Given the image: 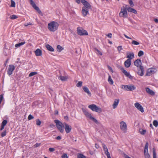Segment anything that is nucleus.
<instances>
[{
  "label": "nucleus",
  "mask_w": 158,
  "mask_h": 158,
  "mask_svg": "<svg viewBox=\"0 0 158 158\" xmlns=\"http://www.w3.org/2000/svg\"><path fill=\"white\" fill-rule=\"evenodd\" d=\"M59 27V24L55 21H51L48 24V28L51 32H55L57 30Z\"/></svg>",
  "instance_id": "nucleus-1"
},
{
  "label": "nucleus",
  "mask_w": 158,
  "mask_h": 158,
  "mask_svg": "<svg viewBox=\"0 0 158 158\" xmlns=\"http://www.w3.org/2000/svg\"><path fill=\"white\" fill-rule=\"evenodd\" d=\"M127 8L124 6H123L121 9L119 13V16L120 17L123 18H127Z\"/></svg>",
  "instance_id": "nucleus-2"
},
{
  "label": "nucleus",
  "mask_w": 158,
  "mask_h": 158,
  "mask_svg": "<svg viewBox=\"0 0 158 158\" xmlns=\"http://www.w3.org/2000/svg\"><path fill=\"white\" fill-rule=\"evenodd\" d=\"M54 121L56 124V126L60 132H63L64 131V125L62 123L58 120H55Z\"/></svg>",
  "instance_id": "nucleus-3"
},
{
  "label": "nucleus",
  "mask_w": 158,
  "mask_h": 158,
  "mask_svg": "<svg viewBox=\"0 0 158 158\" xmlns=\"http://www.w3.org/2000/svg\"><path fill=\"white\" fill-rule=\"evenodd\" d=\"M88 107L92 111L98 113H100L102 111L101 108L98 107L95 104L90 105L88 106Z\"/></svg>",
  "instance_id": "nucleus-4"
},
{
  "label": "nucleus",
  "mask_w": 158,
  "mask_h": 158,
  "mask_svg": "<svg viewBox=\"0 0 158 158\" xmlns=\"http://www.w3.org/2000/svg\"><path fill=\"white\" fill-rule=\"evenodd\" d=\"M77 34L79 35H88L87 31L81 27H78L77 29Z\"/></svg>",
  "instance_id": "nucleus-5"
},
{
  "label": "nucleus",
  "mask_w": 158,
  "mask_h": 158,
  "mask_svg": "<svg viewBox=\"0 0 158 158\" xmlns=\"http://www.w3.org/2000/svg\"><path fill=\"white\" fill-rule=\"evenodd\" d=\"M120 124L121 130L123 133H126L127 130V127L126 123L123 121H122L120 123Z\"/></svg>",
  "instance_id": "nucleus-6"
},
{
  "label": "nucleus",
  "mask_w": 158,
  "mask_h": 158,
  "mask_svg": "<svg viewBox=\"0 0 158 158\" xmlns=\"http://www.w3.org/2000/svg\"><path fill=\"white\" fill-rule=\"evenodd\" d=\"M122 88L127 91H133L136 88L133 85H123Z\"/></svg>",
  "instance_id": "nucleus-7"
},
{
  "label": "nucleus",
  "mask_w": 158,
  "mask_h": 158,
  "mask_svg": "<svg viewBox=\"0 0 158 158\" xmlns=\"http://www.w3.org/2000/svg\"><path fill=\"white\" fill-rule=\"evenodd\" d=\"M85 115L88 118H89L90 119L92 120L95 123H97L98 122V121L94 118L90 114L87 112L85 110L83 109L82 110Z\"/></svg>",
  "instance_id": "nucleus-8"
},
{
  "label": "nucleus",
  "mask_w": 158,
  "mask_h": 158,
  "mask_svg": "<svg viewBox=\"0 0 158 158\" xmlns=\"http://www.w3.org/2000/svg\"><path fill=\"white\" fill-rule=\"evenodd\" d=\"M81 3L84 6L82 8L87 9L88 10H91L92 9L91 5L88 2L85 0H81Z\"/></svg>",
  "instance_id": "nucleus-9"
},
{
  "label": "nucleus",
  "mask_w": 158,
  "mask_h": 158,
  "mask_svg": "<svg viewBox=\"0 0 158 158\" xmlns=\"http://www.w3.org/2000/svg\"><path fill=\"white\" fill-rule=\"evenodd\" d=\"M157 71V70L155 68H151L148 69L145 75L150 76L152 74L155 73Z\"/></svg>",
  "instance_id": "nucleus-10"
},
{
  "label": "nucleus",
  "mask_w": 158,
  "mask_h": 158,
  "mask_svg": "<svg viewBox=\"0 0 158 158\" xmlns=\"http://www.w3.org/2000/svg\"><path fill=\"white\" fill-rule=\"evenodd\" d=\"M29 0L30 1V4L33 8L35 9L40 14H42V13L41 11L40 10L39 8L36 6L34 1L32 0Z\"/></svg>",
  "instance_id": "nucleus-11"
},
{
  "label": "nucleus",
  "mask_w": 158,
  "mask_h": 158,
  "mask_svg": "<svg viewBox=\"0 0 158 158\" xmlns=\"http://www.w3.org/2000/svg\"><path fill=\"white\" fill-rule=\"evenodd\" d=\"M15 66L12 64L10 65L7 70V74L10 76L12 73L13 72L15 69Z\"/></svg>",
  "instance_id": "nucleus-12"
},
{
  "label": "nucleus",
  "mask_w": 158,
  "mask_h": 158,
  "mask_svg": "<svg viewBox=\"0 0 158 158\" xmlns=\"http://www.w3.org/2000/svg\"><path fill=\"white\" fill-rule=\"evenodd\" d=\"M135 106L138 110L140 111L142 113H143L144 112L143 107L138 102L135 103Z\"/></svg>",
  "instance_id": "nucleus-13"
},
{
  "label": "nucleus",
  "mask_w": 158,
  "mask_h": 158,
  "mask_svg": "<svg viewBox=\"0 0 158 158\" xmlns=\"http://www.w3.org/2000/svg\"><path fill=\"white\" fill-rule=\"evenodd\" d=\"M64 125H65L64 129L66 132L67 133H69L72 129L71 127L66 123H64Z\"/></svg>",
  "instance_id": "nucleus-14"
},
{
  "label": "nucleus",
  "mask_w": 158,
  "mask_h": 158,
  "mask_svg": "<svg viewBox=\"0 0 158 158\" xmlns=\"http://www.w3.org/2000/svg\"><path fill=\"white\" fill-rule=\"evenodd\" d=\"M145 91L146 93L148 94L154 96L155 94V92L152 90L150 89L149 88L146 87L145 88Z\"/></svg>",
  "instance_id": "nucleus-15"
},
{
  "label": "nucleus",
  "mask_w": 158,
  "mask_h": 158,
  "mask_svg": "<svg viewBox=\"0 0 158 158\" xmlns=\"http://www.w3.org/2000/svg\"><path fill=\"white\" fill-rule=\"evenodd\" d=\"M144 69L143 66H140L139 69L138 70L137 74L140 76H142L144 74Z\"/></svg>",
  "instance_id": "nucleus-16"
},
{
  "label": "nucleus",
  "mask_w": 158,
  "mask_h": 158,
  "mask_svg": "<svg viewBox=\"0 0 158 158\" xmlns=\"http://www.w3.org/2000/svg\"><path fill=\"white\" fill-rule=\"evenodd\" d=\"M127 57L128 58V59H129L130 60H131L134 57V54L132 52L130 53L127 52Z\"/></svg>",
  "instance_id": "nucleus-17"
},
{
  "label": "nucleus",
  "mask_w": 158,
  "mask_h": 158,
  "mask_svg": "<svg viewBox=\"0 0 158 158\" xmlns=\"http://www.w3.org/2000/svg\"><path fill=\"white\" fill-rule=\"evenodd\" d=\"M134 65L138 67L140 66H141L142 62L141 60L139 59H137L134 62Z\"/></svg>",
  "instance_id": "nucleus-18"
},
{
  "label": "nucleus",
  "mask_w": 158,
  "mask_h": 158,
  "mask_svg": "<svg viewBox=\"0 0 158 158\" xmlns=\"http://www.w3.org/2000/svg\"><path fill=\"white\" fill-rule=\"evenodd\" d=\"M89 10L82 8L81 12L83 16H86L87 15L89 14Z\"/></svg>",
  "instance_id": "nucleus-19"
},
{
  "label": "nucleus",
  "mask_w": 158,
  "mask_h": 158,
  "mask_svg": "<svg viewBox=\"0 0 158 158\" xmlns=\"http://www.w3.org/2000/svg\"><path fill=\"white\" fill-rule=\"evenodd\" d=\"M131 65V60L127 59L124 62L125 66L126 68L129 67Z\"/></svg>",
  "instance_id": "nucleus-20"
},
{
  "label": "nucleus",
  "mask_w": 158,
  "mask_h": 158,
  "mask_svg": "<svg viewBox=\"0 0 158 158\" xmlns=\"http://www.w3.org/2000/svg\"><path fill=\"white\" fill-rule=\"evenodd\" d=\"M119 100V99H115L113 105V107L114 109L115 108L118 104Z\"/></svg>",
  "instance_id": "nucleus-21"
},
{
  "label": "nucleus",
  "mask_w": 158,
  "mask_h": 158,
  "mask_svg": "<svg viewBox=\"0 0 158 158\" xmlns=\"http://www.w3.org/2000/svg\"><path fill=\"white\" fill-rule=\"evenodd\" d=\"M127 10L129 12H132L135 14L137 13V11L135 10L131 7H129L127 8Z\"/></svg>",
  "instance_id": "nucleus-22"
},
{
  "label": "nucleus",
  "mask_w": 158,
  "mask_h": 158,
  "mask_svg": "<svg viewBox=\"0 0 158 158\" xmlns=\"http://www.w3.org/2000/svg\"><path fill=\"white\" fill-rule=\"evenodd\" d=\"M35 53L36 56H40L42 55V51L40 49H37L35 51Z\"/></svg>",
  "instance_id": "nucleus-23"
},
{
  "label": "nucleus",
  "mask_w": 158,
  "mask_h": 158,
  "mask_svg": "<svg viewBox=\"0 0 158 158\" xmlns=\"http://www.w3.org/2000/svg\"><path fill=\"white\" fill-rule=\"evenodd\" d=\"M84 91L86 93H87L89 96H91V94L89 92V89L86 86L83 87Z\"/></svg>",
  "instance_id": "nucleus-24"
},
{
  "label": "nucleus",
  "mask_w": 158,
  "mask_h": 158,
  "mask_svg": "<svg viewBox=\"0 0 158 158\" xmlns=\"http://www.w3.org/2000/svg\"><path fill=\"white\" fill-rule=\"evenodd\" d=\"M123 73L126 77H127L131 79H132V76L129 73H128L126 70L124 71Z\"/></svg>",
  "instance_id": "nucleus-25"
},
{
  "label": "nucleus",
  "mask_w": 158,
  "mask_h": 158,
  "mask_svg": "<svg viewBox=\"0 0 158 158\" xmlns=\"http://www.w3.org/2000/svg\"><path fill=\"white\" fill-rule=\"evenodd\" d=\"M46 47L47 49L50 51L53 52L54 51V48L48 44L46 45Z\"/></svg>",
  "instance_id": "nucleus-26"
},
{
  "label": "nucleus",
  "mask_w": 158,
  "mask_h": 158,
  "mask_svg": "<svg viewBox=\"0 0 158 158\" xmlns=\"http://www.w3.org/2000/svg\"><path fill=\"white\" fill-rule=\"evenodd\" d=\"M59 77L60 79L62 81H67L68 78L67 76H60Z\"/></svg>",
  "instance_id": "nucleus-27"
},
{
  "label": "nucleus",
  "mask_w": 158,
  "mask_h": 158,
  "mask_svg": "<svg viewBox=\"0 0 158 158\" xmlns=\"http://www.w3.org/2000/svg\"><path fill=\"white\" fill-rule=\"evenodd\" d=\"M56 49L58 52H60L64 49V48L59 45L57 46Z\"/></svg>",
  "instance_id": "nucleus-28"
},
{
  "label": "nucleus",
  "mask_w": 158,
  "mask_h": 158,
  "mask_svg": "<svg viewBox=\"0 0 158 158\" xmlns=\"http://www.w3.org/2000/svg\"><path fill=\"white\" fill-rule=\"evenodd\" d=\"M102 146L103 148V150L104 151L105 153V154L109 152L108 151V149L106 145L104 143H102Z\"/></svg>",
  "instance_id": "nucleus-29"
},
{
  "label": "nucleus",
  "mask_w": 158,
  "mask_h": 158,
  "mask_svg": "<svg viewBox=\"0 0 158 158\" xmlns=\"http://www.w3.org/2000/svg\"><path fill=\"white\" fill-rule=\"evenodd\" d=\"M148 142H147L145 145V146L144 147V152H148Z\"/></svg>",
  "instance_id": "nucleus-30"
},
{
  "label": "nucleus",
  "mask_w": 158,
  "mask_h": 158,
  "mask_svg": "<svg viewBox=\"0 0 158 158\" xmlns=\"http://www.w3.org/2000/svg\"><path fill=\"white\" fill-rule=\"evenodd\" d=\"M108 80L109 82L110 85H113V81L112 79L111 76L110 75H109Z\"/></svg>",
  "instance_id": "nucleus-31"
},
{
  "label": "nucleus",
  "mask_w": 158,
  "mask_h": 158,
  "mask_svg": "<svg viewBox=\"0 0 158 158\" xmlns=\"http://www.w3.org/2000/svg\"><path fill=\"white\" fill-rule=\"evenodd\" d=\"M139 132L140 134L142 135H143L145 134L146 132V130H143L142 129H139Z\"/></svg>",
  "instance_id": "nucleus-32"
},
{
  "label": "nucleus",
  "mask_w": 158,
  "mask_h": 158,
  "mask_svg": "<svg viewBox=\"0 0 158 158\" xmlns=\"http://www.w3.org/2000/svg\"><path fill=\"white\" fill-rule=\"evenodd\" d=\"M77 158H86V157L83 154L81 153H78L77 154Z\"/></svg>",
  "instance_id": "nucleus-33"
},
{
  "label": "nucleus",
  "mask_w": 158,
  "mask_h": 158,
  "mask_svg": "<svg viewBox=\"0 0 158 158\" xmlns=\"http://www.w3.org/2000/svg\"><path fill=\"white\" fill-rule=\"evenodd\" d=\"M25 43V42H21L19 44H16L15 45V47H19L20 46H21L23 44H24Z\"/></svg>",
  "instance_id": "nucleus-34"
},
{
  "label": "nucleus",
  "mask_w": 158,
  "mask_h": 158,
  "mask_svg": "<svg viewBox=\"0 0 158 158\" xmlns=\"http://www.w3.org/2000/svg\"><path fill=\"white\" fill-rule=\"evenodd\" d=\"M131 44H132L136 45H138L139 44V42L135 40H133L132 41Z\"/></svg>",
  "instance_id": "nucleus-35"
},
{
  "label": "nucleus",
  "mask_w": 158,
  "mask_h": 158,
  "mask_svg": "<svg viewBox=\"0 0 158 158\" xmlns=\"http://www.w3.org/2000/svg\"><path fill=\"white\" fill-rule=\"evenodd\" d=\"M144 155L145 158H151L148 152H144Z\"/></svg>",
  "instance_id": "nucleus-36"
},
{
  "label": "nucleus",
  "mask_w": 158,
  "mask_h": 158,
  "mask_svg": "<svg viewBox=\"0 0 158 158\" xmlns=\"http://www.w3.org/2000/svg\"><path fill=\"white\" fill-rule=\"evenodd\" d=\"M15 2L13 0H11V5L10 7H15Z\"/></svg>",
  "instance_id": "nucleus-37"
},
{
  "label": "nucleus",
  "mask_w": 158,
  "mask_h": 158,
  "mask_svg": "<svg viewBox=\"0 0 158 158\" xmlns=\"http://www.w3.org/2000/svg\"><path fill=\"white\" fill-rule=\"evenodd\" d=\"M153 158H156V153L154 148L153 149Z\"/></svg>",
  "instance_id": "nucleus-38"
},
{
  "label": "nucleus",
  "mask_w": 158,
  "mask_h": 158,
  "mask_svg": "<svg viewBox=\"0 0 158 158\" xmlns=\"http://www.w3.org/2000/svg\"><path fill=\"white\" fill-rule=\"evenodd\" d=\"M10 18L11 19H14L18 18V16L15 15H12L10 16Z\"/></svg>",
  "instance_id": "nucleus-39"
},
{
  "label": "nucleus",
  "mask_w": 158,
  "mask_h": 158,
  "mask_svg": "<svg viewBox=\"0 0 158 158\" xmlns=\"http://www.w3.org/2000/svg\"><path fill=\"white\" fill-rule=\"evenodd\" d=\"M37 74V73L36 72H31L29 74V77H31L32 76L34 75H36Z\"/></svg>",
  "instance_id": "nucleus-40"
},
{
  "label": "nucleus",
  "mask_w": 158,
  "mask_h": 158,
  "mask_svg": "<svg viewBox=\"0 0 158 158\" xmlns=\"http://www.w3.org/2000/svg\"><path fill=\"white\" fill-rule=\"evenodd\" d=\"M153 124L155 127H157L158 125V122L156 120H154L153 122Z\"/></svg>",
  "instance_id": "nucleus-41"
},
{
  "label": "nucleus",
  "mask_w": 158,
  "mask_h": 158,
  "mask_svg": "<svg viewBox=\"0 0 158 158\" xmlns=\"http://www.w3.org/2000/svg\"><path fill=\"white\" fill-rule=\"evenodd\" d=\"M36 124L37 126H40L41 123V121L39 119H37L36 120Z\"/></svg>",
  "instance_id": "nucleus-42"
},
{
  "label": "nucleus",
  "mask_w": 158,
  "mask_h": 158,
  "mask_svg": "<svg viewBox=\"0 0 158 158\" xmlns=\"http://www.w3.org/2000/svg\"><path fill=\"white\" fill-rule=\"evenodd\" d=\"M143 52L142 51H140L138 53V56L140 57L143 55Z\"/></svg>",
  "instance_id": "nucleus-43"
},
{
  "label": "nucleus",
  "mask_w": 158,
  "mask_h": 158,
  "mask_svg": "<svg viewBox=\"0 0 158 158\" xmlns=\"http://www.w3.org/2000/svg\"><path fill=\"white\" fill-rule=\"evenodd\" d=\"M7 123V121L6 120H4L2 121V125L5 126L6 124Z\"/></svg>",
  "instance_id": "nucleus-44"
},
{
  "label": "nucleus",
  "mask_w": 158,
  "mask_h": 158,
  "mask_svg": "<svg viewBox=\"0 0 158 158\" xmlns=\"http://www.w3.org/2000/svg\"><path fill=\"white\" fill-rule=\"evenodd\" d=\"M82 82L81 81H79L77 84V86L78 87H81L82 86Z\"/></svg>",
  "instance_id": "nucleus-45"
},
{
  "label": "nucleus",
  "mask_w": 158,
  "mask_h": 158,
  "mask_svg": "<svg viewBox=\"0 0 158 158\" xmlns=\"http://www.w3.org/2000/svg\"><path fill=\"white\" fill-rule=\"evenodd\" d=\"M34 118V117L31 114H30L29 115L28 117V120H30Z\"/></svg>",
  "instance_id": "nucleus-46"
},
{
  "label": "nucleus",
  "mask_w": 158,
  "mask_h": 158,
  "mask_svg": "<svg viewBox=\"0 0 158 158\" xmlns=\"http://www.w3.org/2000/svg\"><path fill=\"white\" fill-rule=\"evenodd\" d=\"M6 134V131H5L3 132L1 134V136L2 137H3L5 136Z\"/></svg>",
  "instance_id": "nucleus-47"
},
{
  "label": "nucleus",
  "mask_w": 158,
  "mask_h": 158,
  "mask_svg": "<svg viewBox=\"0 0 158 158\" xmlns=\"http://www.w3.org/2000/svg\"><path fill=\"white\" fill-rule=\"evenodd\" d=\"M117 49L118 51L120 52L121 50L123 49L122 47L121 46H119L117 47Z\"/></svg>",
  "instance_id": "nucleus-48"
},
{
  "label": "nucleus",
  "mask_w": 158,
  "mask_h": 158,
  "mask_svg": "<svg viewBox=\"0 0 158 158\" xmlns=\"http://www.w3.org/2000/svg\"><path fill=\"white\" fill-rule=\"evenodd\" d=\"M129 2L130 5L131 6H134V3L133 2V1L132 0H129Z\"/></svg>",
  "instance_id": "nucleus-49"
},
{
  "label": "nucleus",
  "mask_w": 158,
  "mask_h": 158,
  "mask_svg": "<svg viewBox=\"0 0 158 158\" xmlns=\"http://www.w3.org/2000/svg\"><path fill=\"white\" fill-rule=\"evenodd\" d=\"M95 50L97 51L98 54H99L101 56L102 55V52L99 51L98 49L96 48H95Z\"/></svg>",
  "instance_id": "nucleus-50"
},
{
  "label": "nucleus",
  "mask_w": 158,
  "mask_h": 158,
  "mask_svg": "<svg viewBox=\"0 0 158 158\" xmlns=\"http://www.w3.org/2000/svg\"><path fill=\"white\" fill-rule=\"evenodd\" d=\"M62 158H68V156L66 154H63L62 156Z\"/></svg>",
  "instance_id": "nucleus-51"
},
{
  "label": "nucleus",
  "mask_w": 158,
  "mask_h": 158,
  "mask_svg": "<svg viewBox=\"0 0 158 158\" xmlns=\"http://www.w3.org/2000/svg\"><path fill=\"white\" fill-rule=\"evenodd\" d=\"M108 68V69L110 71L112 72L113 73V71L112 69V68H111V67L109 65L107 66Z\"/></svg>",
  "instance_id": "nucleus-52"
},
{
  "label": "nucleus",
  "mask_w": 158,
  "mask_h": 158,
  "mask_svg": "<svg viewBox=\"0 0 158 158\" xmlns=\"http://www.w3.org/2000/svg\"><path fill=\"white\" fill-rule=\"evenodd\" d=\"M55 149L53 148H50L49 149V150L51 152H52L55 151Z\"/></svg>",
  "instance_id": "nucleus-53"
},
{
  "label": "nucleus",
  "mask_w": 158,
  "mask_h": 158,
  "mask_svg": "<svg viewBox=\"0 0 158 158\" xmlns=\"http://www.w3.org/2000/svg\"><path fill=\"white\" fill-rule=\"evenodd\" d=\"M106 35L110 38H111L112 37V34L111 33H109L108 34H106Z\"/></svg>",
  "instance_id": "nucleus-54"
},
{
  "label": "nucleus",
  "mask_w": 158,
  "mask_h": 158,
  "mask_svg": "<svg viewBox=\"0 0 158 158\" xmlns=\"http://www.w3.org/2000/svg\"><path fill=\"white\" fill-rule=\"evenodd\" d=\"M3 95L1 94L0 95V104H1L2 100L3 99Z\"/></svg>",
  "instance_id": "nucleus-55"
},
{
  "label": "nucleus",
  "mask_w": 158,
  "mask_h": 158,
  "mask_svg": "<svg viewBox=\"0 0 158 158\" xmlns=\"http://www.w3.org/2000/svg\"><path fill=\"white\" fill-rule=\"evenodd\" d=\"M49 127L51 128H54L55 127V125L53 124H51L50 125Z\"/></svg>",
  "instance_id": "nucleus-56"
},
{
  "label": "nucleus",
  "mask_w": 158,
  "mask_h": 158,
  "mask_svg": "<svg viewBox=\"0 0 158 158\" xmlns=\"http://www.w3.org/2000/svg\"><path fill=\"white\" fill-rule=\"evenodd\" d=\"M120 69L122 70L123 73L124 71H126L123 67H121L120 68Z\"/></svg>",
  "instance_id": "nucleus-57"
},
{
  "label": "nucleus",
  "mask_w": 158,
  "mask_h": 158,
  "mask_svg": "<svg viewBox=\"0 0 158 158\" xmlns=\"http://www.w3.org/2000/svg\"><path fill=\"white\" fill-rule=\"evenodd\" d=\"M56 139L58 140H60L61 139V137L60 136H58L56 138Z\"/></svg>",
  "instance_id": "nucleus-58"
},
{
  "label": "nucleus",
  "mask_w": 158,
  "mask_h": 158,
  "mask_svg": "<svg viewBox=\"0 0 158 158\" xmlns=\"http://www.w3.org/2000/svg\"><path fill=\"white\" fill-rule=\"evenodd\" d=\"M124 36H125V37H126V38H127V39H131V38L128 36L126 34H124Z\"/></svg>",
  "instance_id": "nucleus-59"
},
{
  "label": "nucleus",
  "mask_w": 158,
  "mask_h": 158,
  "mask_svg": "<svg viewBox=\"0 0 158 158\" xmlns=\"http://www.w3.org/2000/svg\"><path fill=\"white\" fill-rule=\"evenodd\" d=\"M8 59H7L6 60V61H5V63H4V65L5 66H6V64H7V63L8 62Z\"/></svg>",
  "instance_id": "nucleus-60"
},
{
  "label": "nucleus",
  "mask_w": 158,
  "mask_h": 158,
  "mask_svg": "<svg viewBox=\"0 0 158 158\" xmlns=\"http://www.w3.org/2000/svg\"><path fill=\"white\" fill-rule=\"evenodd\" d=\"M76 2L77 3L79 4L80 3V0H75Z\"/></svg>",
  "instance_id": "nucleus-61"
},
{
  "label": "nucleus",
  "mask_w": 158,
  "mask_h": 158,
  "mask_svg": "<svg viewBox=\"0 0 158 158\" xmlns=\"http://www.w3.org/2000/svg\"><path fill=\"white\" fill-rule=\"evenodd\" d=\"M154 20L155 23H158V19H155Z\"/></svg>",
  "instance_id": "nucleus-62"
},
{
  "label": "nucleus",
  "mask_w": 158,
  "mask_h": 158,
  "mask_svg": "<svg viewBox=\"0 0 158 158\" xmlns=\"http://www.w3.org/2000/svg\"><path fill=\"white\" fill-rule=\"evenodd\" d=\"M124 157L125 158H131V157H129L128 156H127L126 155H125L124 156Z\"/></svg>",
  "instance_id": "nucleus-63"
},
{
  "label": "nucleus",
  "mask_w": 158,
  "mask_h": 158,
  "mask_svg": "<svg viewBox=\"0 0 158 158\" xmlns=\"http://www.w3.org/2000/svg\"><path fill=\"white\" fill-rule=\"evenodd\" d=\"M64 119H66L67 120H68L69 118L67 116H66L64 117Z\"/></svg>",
  "instance_id": "nucleus-64"
}]
</instances>
